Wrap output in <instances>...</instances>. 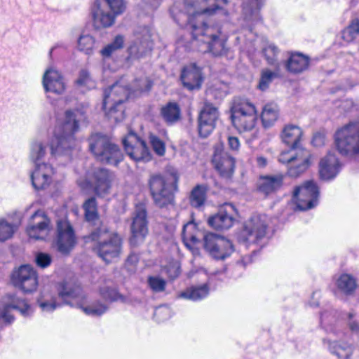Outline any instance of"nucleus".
Returning a JSON list of instances; mask_svg holds the SVG:
<instances>
[{
	"mask_svg": "<svg viewBox=\"0 0 359 359\" xmlns=\"http://www.w3.org/2000/svg\"><path fill=\"white\" fill-rule=\"evenodd\" d=\"M88 238L95 243L93 251L107 264L118 259L122 252L123 241L116 232L109 231L104 224L95 227Z\"/></svg>",
	"mask_w": 359,
	"mask_h": 359,
	"instance_id": "1",
	"label": "nucleus"
},
{
	"mask_svg": "<svg viewBox=\"0 0 359 359\" xmlns=\"http://www.w3.org/2000/svg\"><path fill=\"white\" fill-rule=\"evenodd\" d=\"M179 175L176 172L163 176L153 174L148 180L154 204L160 209H169L175 205V193L178 189Z\"/></svg>",
	"mask_w": 359,
	"mask_h": 359,
	"instance_id": "2",
	"label": "nucleus"
},
{
	"mask_svg": "<svg viewBox=\"0 0 359 359\" xmlns=\"http://www.w3.org/2000/svg\"><path fill=\"white\" fill-rule=\"evenodd\" d=\"M84 119L85 115L81 110L65 111L64 123L57 127L55 130V137L57 140L55 149L56 154H67L75 146L74 134L79 130V122Z\"/></svg>",
	"mask_w": 359,
	"mask_h": 359,
	"instance_id": "3",
	"label": "nucleus"
},
{
	"mask_svg": "<svg viewBox=\"0 0 359 359\" xmlns=\"http://www.w3.org/2000/svg\"><path fill=\"white\" fill-rule=\"evenodd\" d=\"M89 148L95 158L102 163L116 166L123 159L118 146L106 136L92 135L89 140Z\"/></svg>",
	"mask_w": 359,
	"mask_h": 359,
	"instance_id": "4",
	"label": "nucleus"
},
{
	"mask_svg": "<svg viewBox=\"0 0 359 359\" xmlns=\"http://www.w3.org/2000/svg\"><path fill=\"white\" fill-rule=\"evenodd\" d=\"M231 119L233 126L238 130H252L258 120L255 106L248 100L235 99L231 107Z\"/></svg>",
	"mask_w": 359,
	"mask_h": 359,
	"instance_id": "5",
	"label": "nucleus"
},
{
	"mask_svg": "<svg viewBox=\"0 0 359 359\" xmlns=\"http://www.w3.org/2000/svg\"><path fill=\"white\" fill-rule=\"evenodd\" d=\"M126 8L125 0H97L92 11L95 27H109L114 25L116 16L123 13Z\"/></svg>",
	"mask_w": 359,
	"mask_h": 359,
	"instance_id": "6",
	"label": "nucleus"
},
{
	"mask_svg": "<svg viewBox=\"0 0 359 359\" xmlns=\"http://www.w3.org/2000/svg\"><path fill=\"white\" fill-rule=\"evenodd\" d=\"M189 25L192 29L193 37L205 43L204 52H210L215 56L226 53L225 41L219 37L218 30L204 23L201 26L196 25L191 19H189Z\"/></svg>",
	"mask_w": 359,
	"mask_h": 359,
	"instance_id": "7",
	"label": "nucleus"
},
{
	"mask_svg": "<svg viewBox=\"0 0 359 359\" xmlns=\"http://www.w3.org/2000/svg\"><path fill=\"white\" fill-rule=\"evenodd\" d=\"M335 144L344 156L359 154V122L350 123L335 133Z\"/></svg>",
	"mask_w": 359,
	"mask_h": 359,
	"instance_id": "8",
	"label": "nucleus"
},
{
	"mask_svg": "<svg viewBox=\"0 0 359 359\" xmlns=\"http://www.w3.org/2000/svg\"><path fill=\"white\" fill-rule=\"evenodd\" d=\"M203 248L216 259H224L233 252V245L229 240L214 233L204 235Z\"/></svg>",
	"mask_w": 359,
	"mask_h": 359,
	"instance_id": "9",
	"label": "nucleus"
},
{
	"mask_svg": "<svg viewBox=\"0 0 359 359\" xmlns=\"http://www.w3.org/2000/svg\"><path fill=\"white\" fill-rule=\"evenodd\" d=\"M11 284L24 293L34 292L38 287L36 271L29 265H22L13 271L11 275Z\"/></svg>",
	"mask_w": 359,
	"mask_h": 359,
	"instance_id": "10",
	"label": "nucleus"
},
{
	"mask_svg": "<svg viewBox=\"0 0 359 359\" xmlns=\"http://www.w3.org/2000/svg\"><path fill=\"white\" fill-rule=\"evenodd\" d=\"M319 189L313 181H307L297 187L293 192V198L297 208L300 210H306L313 208L318 202Z\"/></svg>",
	"mask_w": 359,
	"mask_h": 359,
	"instance_id": "11",
	"label": "nucleus"
},
{
	"mask_svg": "<svg viewBox=\"0 0 359 359\" xmlns=\"http://www.w3.org/2000/svg\"><path fill=\"white\" fill-rule=\"evenodd\" d=\"M130 230L131 245L137 247L143 243L148 233L147 215L144 207L140 205L136 208L133 213Z\"/></svg>",
	"mask_w": 359,
	"mask_h": 359,
	"instance_id": "12",
	"label": "nucleus"
},
{
	"mask_svg": "<svg viewBox=\"0 0 359 359\" xmlns=\"http://www.w3.org/2000/svg\"><path fill=\"white\" fill-rule=\"evenodd\" d=\"M219 113L217 107L209 102H205L200 111L198 123L201 137H207L215 129Z\"/></svg>",
	"mask_w": 359,
	"mask_h": 359,
	"instance_id": "13",
	"label": "nucleus"
},
{
	"mask_svg": "<svg viewBox=\"0 0 359 359\" xmlns=\"http://www.w3.org/2000/svg\"><path fill=\"white\" fill-rule=\"evenodd\" d=\"M76 238L72 226L66 219H59L57 222V250L62 255H67L74 248Z\"/></svg>",
	"mask_w": 359,
	"mask_h": 359,
	"instance_id": "14",
	"label": "nucleus"
},
{
	"mask_svg": "<svg viewBox=\"0 0 359 359\" xmlns=\"http://www.w3.org/2000/svg\"><path fill=\"white\" fill-rule=\"evenodd\" d=\"M50 230V220L42 211L35 212L29 218L26 232L29 238L43 240Z\"/></svg>",
	"mask_w": 359,
	"mask_h": 359,
	"instance_id": "15",
	"label": "nucleus"
},
{
	"mask_svg": "<svg viewBox=\"0 0 359 359\" xmlns=\"http://www.w3.org/2000/svg\"><path fill=\"white\" fill-rule=\"evenodd\" d=\"M114 175L102 168H95L89 175L88 182L97 196H104L109 192Z\"/></svg>",
	"mask_w": 359,
	"mask_h": 359,
	"instance_id": "16",
	"label": "nucleus"
},
{
	"mask_svg": "<svg viewBox=\"0 0 359 359\" xmlns=\"http://www.w3.org/2000/svg\"><path fill=\"white\" fill-rule=\"evenodd\" d=\"M123 144L128 155L135 161L150 159L149 149L144 141L135 133L130 131L123 139Z\"/></svg>",
	"mask_w": 359,
	"mask_h": 359,
	"instance_id": "17",
	"label": "nucleus"
},
{
	"mask_svg": "<svg viewBox=\"0 0 359 359\" xmlns=\"http://www.w3.org/2000/svg\"><path fill=\"white\" fill-rule=\"evenodd\" d=\"M235 213V207L231 203H226L217 214L208 218V223L217 230L228 229L233 224Z\"/></svg>",
	"mask_w": 359,
	"mask_h": 359,
	"instance_id": "18",
	"label": "nucleus"
},
{
	"mask_svg": "<svg viewBox=\"0 0 359 359\" xmlns=\"http://www.w3.org/2000/svg\"><path fill=\"white\" fill-rule=\"evenodd\" d=\"M267 224L265 217L255 216L245 226L242 235L248 243H256L266 236Z\"/></svg>",
	"mask_w": 359,
	"mask_h": 359,
	"instance_id": "19",
	"label": "nucleus"
},
{
	"mask_svg": "<svg viewBox=\"0 0 359 359\" xmlns=\"http://www.w3.org/2000/svg\"><path fill=\"white\" fill-rule=\"evenodd\" d=\"M212 161L222 177L226 179L231 177L234 172L235 161L226 151L215 149Z\"/></svg>",
	"mask_w": 359,
	"mask_h": 359,
	"instance_id": "20",
	"label": "nucleus"
},
{
	"mask_svg": "<svg viewBox=\"0 0 359 359\" xmlns=\"http://www.w3.org/2000/svg\"><path fill=\"white\" fill-rule=\"evenodd\" d=\"M6 297L8 302L3 310L0 309V319L2 318L7 323H11L13 320V316L8 313L10 309L19 310L24 316L29 315L30 306L25 299H19L15 294H8Z\"/></svg>",
	"mask_w": 359,
	"mask_h": 359,
	"instance_id": "21",
	"label": "nucleus"
},
{
	"mask_svg": "<svg viewBox=\"0 0 359 359\" xmlns=\"http://www.w3.org/2000/svg\"><path fill=\"white\" fill-rule=\"evenodd\" d=\"M180 78L184 87L189 90H198L201 87L203 82L201 69L195 64L185 67Z\"/></svg>",
	"mask_w": 359,
	"mask_h": 359,
	"instance_id": "22",
	"label": "nucleus"
},
{
	"mask_svg": "<svg viewBox=\"0 0 359 359\" xmlns=\"http://www.w3.org/2000/svg\"><path fill=\"white\" fill-rule=\"evenodd\" d=\"M53 173V168L46 163H36L34 170L31 174L32 186L35 189L46 188L51 180Z\"/></svg>",
	"mask_w": 359,
	"mask_h": 359,
	"instance_id": "23",
	"label": "nucleus"
},
{
	"mask_svg": "<svg viewBox=\"0 0 359 359\" xmlns=\"http://www.w3.org/2000/svg\"><path fill=\"white\" fill-rule=\"evenodd\" d=\"M42 83L46 92L62 94L65 90L62 76L57 70L52 68L46 70L43 76Z\"/></svg>",
	"mask_w": 359,
	"mask_h": 359,
	"instance_id": "24",
	"label": "nucleus"
},
{
	"mask_svg": "<svg viewBox=\"0 0 359 359\" xmlns=\"http://www.w3.org/2000/svg\"><path fill=\"white\" fill-rule=\"evenodd\" d=\"M130 89L118 83L112 85L109 89L105 90L102 104L103 109L107 108L108 104H123L130 94Z\"/></svg>",
	"mask_w": 359,
	"mask_h": 359,
	"instance_id": "25",
	"label": "nucleus"
},
{
	"mask_svg": "<svg viewBox=\"0 0 359 359\" xmlns=\"http://www.w3.org/2000/svg\"><path fill=\"white\" fill-rule=\"evenodd\" d=\"M58 295L65 304L72 306H79L83 299L81 290L79 287H72L67 283H63L60 286Z\"/></svg>",
	"mask_w": 359,
	"mask_h": 359,
	"instance_id": "26",
	"label": "nucleus"
},
{
	"mask_svg": "<svg viewBox=\"0 0 359 359\" xmlns=\"http://www.w3.org/2000/svg\"><path fill=\"white\" fill-rule=\"evenodd\" d=\"M339 163L335 155L328 153L321 159L319 164V172L321 178L330 180L334 177L339 172Z\"/></svg>",
	"mask_w": 359,
	"mask_h": 359,
	"instance_id": "27",
	"label": "nucleus"
},
{
	"mask_svg": "<svg viewBox=\"0 0 359 359\" xmlns=\"http://www.w3.org/2000/svg\"><path fill=\"white\" fill-rule=\"evenodd\" d=\"M284 176L283 175H266L261 177L259 182V191L269 195L279 189L282 184Z\"/></svg>",
	"mask_w": 359,
	"mask_h": 359,
	"instance_id": "28",
	"label": "nucleus"
},
{
	"mask_svg": "<svg viewBox=\"0 0 359 359\" xmlns=\"http://www.w3.org/2000/svg\"><path fill=\"white\" fill-rule=\"evenodd\" d=\"M152 49V41L149 35L142 39L135 40L128 48L129 57L131 58H140L149 54Z\"/></svg>",
	"mask_w": 359,
	"mask_h": 359,
	"instance_id": "29",
	"label": "nucleus"
},
{
	"mask_svg": "<svg viewBox=\"0 0 359 359\" xmlns=\"http://www.w3.org/2000/svg\"><path fill=\"white\" fill-rule=\"evenodd\" d=\"M161 116L168 124H173L181 118V109L175 102H169L161 109Z\"/></svg>",
	"mask_w": 359,
	"mask_h": 359,
	"instance_id": "30",
	"label": "nucleus"
},
{
	"mask_svg": "<svg viewBox=\"0 0 359 359\" xmlns=\"http://www.w3.org/2000/svg\"><path fill=\"white\" fill-rule=\"evenodd\" d=\"M309 65V57L302 53H297L291 55L286 64V67L288 71L292 73H300L306 70Z\"/></svg>",
	"mask_w": 359,
	"mask_h": 359,
	"instance_id": "31",
	"label": "nucleus"
},
{
	"mask_svg": "<svg viewBox=\"0 0 359 359\" xmlns=\"http://www.w3.org/2000/svg\"><path fill=\"white\" fill-rule=\"evenodd\" d=\"M302 136V130L297 126L289 125L285 127L282 138L283 141L291 147L299 145Z\"/></svg>",
	"mask_w": 359,
	"mask_h": 359,
	"instance_id": "32",
	"label": "nucleus"
},
{
	"mask_svg": "<svg viewBox=\"0 0 359 359\" xmlns=\"http://www.w3.org/2000/svg\"><path fill=\"white\" fill-rule=\"evenodd\" d=\"M208 189V187L204 184L194 187L189 196V204L195 208L203 206L206 201Z\"/></svg>",
	"mask_w": 359,
	"mask_h": 359,
	"instance_id": "33",
	"label": "nucleus"
},
{
	"mask_svg": "<svg viewBox=\"0 0 359 359\" xmlns=\"http://www.w3.org/2000/svg\"><path fill=\"white\" fill-rule=\"evenodd\" d=\"M336 284L338 290L346 295H352L357 287L355 278L347 273L341 274L337 278Z\"/></svg>",
	"mask_w": 359,
	"mask_h": 359,
	"instance_id": "34",
	"label": "nucleus"
},
{
	"mask_svg": "<svg viewBox=\"0 0 359 359\" xmlns=\"http://www.w3.org/2000/svg\"><path fill=\"white\" fill-rule=\"evenodd\" d=\"M85 211V217L87 221L92 222L95 227L104 224L98 216L97 202L94 197L88 198L83 205Z\"/></svg>",
	"mask_w": 359,
	"mask_h": 359,
	"instance_id": "35",
	"label": "nucleus"
},
{
	"mask_svg": "<svg viewBox=\"0 0 359 359\" xmlns=\"http://www.w3.org/2000/svg\"><path fill=\"white\" fill-rule=\"evenodd\" d=\"M262 4V0H243V12L245 18L248 20L258 19Z\"/></svg>",
	"mask_w": 359,
	"mask_h": 359,
	"instance_id": "36",
	"label": "nucleus"
},
{
	"mask_svg": "<svg viewBox=\"0 0 359 359\" xmlns=\"http://www.w3.org/2000/svg\"><path fill=\"white\" fill-rule=\"evenodd\" d=\"M279 109L277 104L269 103L266 104L261 114L262 124L265 128L271 126L278 119Z\"/></svg>",
	"mask_w": 359,
	"mask_h": 359,
	"instance_id": "37",
	"label": "nucleus"
},
{
	"mask_svg": "<svg viewBox=\"0 0 359 359\" xmlns=\"http://www.w3.org/2000/svg\"><path fill=\"white\" fill-rule=\"evenodd\" d=\"M209 293V287L207 284H203L199 287H191L182 292L180 297L196 301L206 297Z\"/></svg>",
	"mask_w": 359,
	"mask_h": 359,
	"instance_id": "38",
	"label": "nucleus"
},
{
	"mask_svg": "<svg viewBox=\"0 0 359 359\" xmlns=\"http://www.w3.org/2000/svg\"><path fill=\"white\" fill-rule=\"evenodd\" d=\"M292 163H310L311 164V154L310 151L299 145L291 147Z\"/></svg>",
	"mask_w": 359,
	"mask_h": 359,
	"instance_id": "39",
	"label": "nucleus"
},
{
	"mask_svg": "<svg viewBox=\"0 0 359 359\" xmlns=\"http://www.w3.org/2000/svg\"><path fill=\"white\" fill-rule=\"evenodd\" d=\"M337 315L334 311H325L320 317V324L327 332L337 333L336 328Z\"/></svg>",
	"mask_w": 359,
	"mask_h": 359,
	"instance_id": "40",
	"label": "nucleus"
},
{
	"mask_svg": "<svg viewBox=\"0 0 359 359\" xmlns=\"http://www.w3.org/2000/svg\"><path fill=\"white\" fill-rule=\"evenodd\" d=\"M329 346L331 352L335 354L339 359H349L353 351V346L345 343H330Z\"/></svg>",
	"mask_w": 359,
	"mask_h": 359,
	"instance_id": "41",
	"label": "nucleus"
},
{
	"mask_svg": "<svg viewBox=\"0 0 359 359\" xmlns=\"http://www.w3.org/2000/svg\"><path fill=\"white\" fill-rule=\"evenodd\" d=\"M124 39L121 35H117L114 40L105 46L100 52L103 57L109 58L116 51L123 48Z\"/></svg>",
	"mask_w": 359,
	"mask_h": 359,
	"instance_id": "42",
	"label": "nucleus"
},
{
	"mask_svg": "<svg viewBox=\"0 0 359 359\" xmlns=\"http://www.w3.org/2000/svg\"><path fill=\"white\" fill-rule=\"evenodd\" d=\"M108 105H109V109L107 110L106 109L104 110L109 120L118 123L124 119L125 113L123 104H118V105L117 104L111 103L108 104Z\"/></svg>",
	"mask_w": 359,
	"mask_h": 359,
	"instance_id": "43",
	"label": "nucleus"
},
{
	"mask_svg": "<svg viewBox=\"0 0 359 359\" xmlns=\"http://www.w3.org/2000/svg\"><path fill=\"white\" fill-rule=\"evenodd\" d=\"M359 36V20L355 18L351 20L349 25L342 32V39L351 42Z\"/></svg>",
	"mask_w": 359,
	"mask_h": 359,
	"instance_id": "44",
	"label": "nucleus"
},
{
	"mask_svg": "<svg viewBox=\"0 0 359 359\" xmlns=\"http://www.w3.org/2000/svg\"><path fill=\"white\" fill-rule=\"evenodd\" d=\"M17 227L4 219H0V242H4L11 238Z\"/></svg>",
	"mask_w": 359,
	"mask_h": 359,
	"instance_id": "45",
	"label": "nucleus"
},
{
	"mask_svg": "<svg viewBox=\"0 0 359 359\" xmlns=\"http://www.w3.org/2000/svg\"><path fill=\"white\" fill-rule=\"evenodd\" d=\"M196 232V224L194 222H188L183 226L182 236L184 241H190L193 244H196L199 243Z\"/></svg>",
	"mask_w": 359,
	"mask_h": 359,
	"instance_id": "46",
	"label": "nucleus"
},
{
	"mask_svg": "<svg viewBox=\"0 0 359 359\" xmlns=\"http://www.w3.org/2000/svg\"><path fill=\"white\" fill-rule=\"evenodd\" d=\"M100 295L106 300L110 302L121 301L124 302L125 298L123 295L119 294L114 288L104 286L100 290Z\"/></svg>",
	"mask_w": 359,
	"mask_h": 359,
	"instance_id": "47",
	"label": "nucleus"
},
{
	"mask_svg": "<svg viewBox=\"0 0 359 359\" xmlns=\"http://www.w3.org/2000/svg\"><path fill=\"white\" fill-rule=\"evenodd\" d=\"M95 40L89 34L81 35L78 39V47L81 51L90 54L93 48Z\"/></svg>",
	"mask_w": 359,
	"mask_h": 359,
	"instance_id": "48",
	"label": "nucleus"
},
{
	"mask_svg": "<svg viewBox=\"0 0 359 359\" xmlns=\"http://www.w3.org/2000/svg\"><path fill=\"white\" fill-rule=\"evenodd\" d=\"M75 82L77 86L81 88H90L95 86V82L92 79L90 73L86 69H81L79 72V77Z\"/></svg>",
	"mask_w": 359,
	"mask_h": 359,
	"instance_id": "49",
	"label": "nucleus"
},
{
	"mask_svg": "<svg viewBox=\"0 0 359 359\" xmlns=\"http://www.w3.org/2000/svg\"><path fill=\"white\" fill-rule=\"evenodd\" d=\"M311 165L310 163H291L287 169V175L291 177H298L304 173Z\"/></svg>",
	"mask_w": 359,
	"mask_h": 359,
	"instance_id": "50",
	"label": "nucleus"
},
{
	"mask_svg": "<svg viewBox=\"0 0 359 359\" xmlns=\"http://www.w3.org/2000/svg\"><path fill=\"white\" fill-rule=\"evenodd\" d=\"M147 282L150 288L155 292H161L165 289L166 281L158 276H149Z\"/></svg>",
	"mask_w": 359,
	"mask_h": 359,
	"instance_id": "51",
	"label": "nucleus"
},
{
	"mask_svg": "<svg viewBox=\"0 0 359 359\" xmlns=\"http://www.w3.org/2000/svg\"><path fill=\"white\" fill-rule=\"evenodd\" d=\"M46 149L41 142H34L32 145L30 157L36 164L37 161L45 156Z\"/></svg>",
	"mask_w": 359,
	"mask_h": 359,
	"instance_id": "52",
	"label": "nucleus"
},
{
	"mask_svg": "<svg viewBox=\"0 0 359 359\" xmlns=\"http://www.w3.org/2000/svg\"><path fill=\"white\" fill-rule=\"evenodd\" d=\"M149 141L151 147L156 154L160 156L165 154V143L157 136L151 134L149 135Z\"/></svg>",
	"mask_w": 359,
	"mask_h": 359,
	"instance_id": "53",
	"label": "nucleus"
},
{
	"mask_svg": "<svg viewBox=\"0 0 359 359\" xmlns=\"http://www.w3.org/2000/svg\"><path fill=\"white\" fill-rule=\"evenodd\" d=\"M277 76V74L270 70H263L259 83V88L262 90H266L273 79Z\"/></svg>",
	"mask_w": 359,
	"mask_h": 359,
	"instance_id": "54",
	"label": "nucleus"
},
{
	"mask_svg": "<svg viewBox=\"0 0 359 359\" xmlns=\"http://www.w3.org/2000/svg\"><path fill=\"white\" fill-rule=\"evenodd\" d=\"M107 309V307L102 304L92 305L90 306L85 307L83 309L86 313L93 316H100L104 313Z\"/></svg>",
	"mask_w": 359,
	"mask_h": 359,
	"instance_id": "55",
	"label": "nucleus"
},
{
	"mask_svg": "<svg viewBox=\"0 0 359 359\" xmlns=\"http://www.w3.org/2000/svg\"><path fill=\"white\" fill-rule=\"evenodd\" d=\"M35 262L38 266L46 268L50 264L52 258L50 255L47 253L39 252L36 255Z\"/></svg>",
	"mask_w": 359,
	"mask_h": 359,
	"instance_id": "56",
	"label": "nucleus"
},
{
	"mask_svg": "<svg viewBox=\"0 0 359 359\" xmlns=\"http://www.w3.org/2000/svg\"><path fill=\"white\" fill-rule=\"evenodd\" d=\"M171 316V311L168 306H161L158 307L154 313V317L156 318V320L158 321L163 320L170 318Z\"/></svg>",
	"mask_w": 359,
	"mask_h": 359,
	"instance_id": "57",
	"label": "nucleus"
},
{
	"mask_svg": "<svg viewBox=\"0 0 359 359\" xmlns=\"http://www.w3.org/2000/svg\"><path fill=\"white\" fill-rule=\"evenodd\" d=\"M278 52V49L274 46H269L265 48L263 50V53L268 61V62L271 65L274 64L275 62V56Z\"/></svg>",
	"mask_w": 359,
	"mask_h": 359,
	"instance_id": "58",
	"label": "nucleus"
},
{
	"mask_svg": "<svg viewBox=\"0 0 359 359\" xmlns=\"http://www.w3.org/2000/svg\"><path fill=\"white\" fill-rule=\"evenodd\" d=\"M353 317V314H352V313L348 314V318H349V320L348 322V327L352 332L359 333V322L355 320L352 319Z\"/></svg>",
	"mask_w": 359,
	"mask_h": 359,
	"instance_id": "59",
	"label": "nucleus"
},
{
	"mask_svg": "<svg viewBox=\"0 0 359 359\" xmlns=\"http://www.w3.org/2000/svg\"><path fill=\"white\" fill-rule=\"evenodd\" d=\"M325 135L321 133H316L313 135L311 143L314 147H321L325 144Z\"/></svg>",
	"mask_w": 359,
	"mask_h": 359,
	"instance_id": "60",
	"label": "nucleus"
},
{
	"mask_svg": "<svg viewBox=\"0 0 359 359\" xmlns=\"http://www.w3.org/2000/svg\"><path fill=\"white\" fill-rule=\"evenodd\" d=\"M278 160L283 163H292L291 158V149L287 151L282 152L280 155Z\"/></svg>",
	"mask_w": 359,
	"mask_h": 359,
	"instance_id": "61",
	"label": "nucleus"
},
{
	"mask_svg": "<svg viewBox=\"0 0 359 359\" xmlns=\"http://www.w3.org/2000/svg\"><path fill=\"white\" fill-rule=\"evenodd\" d=\"M39 306L43 311H51L56 308V304L54 302L49 303L48 302H39Z\"/></svg>",
	"mask_w": 359,
	"mask_h": 359,
	"instance_id": "62",
	"label": "nucleus"
},
{
	"mask_svg": "<svg viewBox=\"0 0 359 359\" xmlns=\"http://www.w3.org/2000/svg\"><path fill=\"white\" fill-rule=\"evenodd\" d=\"M228 144L230 149L232 150H238L240 146V142L236 137H229L228 138Z\"/></svg>",
	"mask_w": 359,
	"mask_h": 359,
	"instance_id": "63",
	"label": "nucleus"
},
{
	"mask_svg": "<svg viewBox=\"0 0 359 359\" xmlns=\"http://www.w3.org/2000/svg\"><path fill=\"white\" fill-rule=\"evenodd\" d=\"M138 262L137 256L135 255H130L128 256V257L126 259V266H131L133 268H134L136 265V264Z\"/></svg>",
	"mask_w": 359,
	"mask_h": 359,
	"instance_id": "64",
	"label": "nucleus"
}]
</instances>
